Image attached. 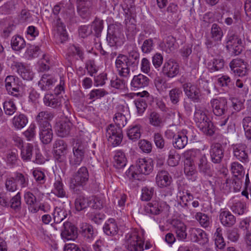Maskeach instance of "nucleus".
Masks as SVG:
<instances>
[{
    "label": "nucleus",
    "instance_id": "2eb2a0df",
    "mask_svg": "<svg viewBox=\"0 0 251 251\" xmlns=\"http://www.w3.org/2000/svg\"><path fill=\"white\" fill-rule=\"evenodd\" d=\"M232 148L234 156L237 159L244 163L249 161L248 150L245 144L233 145Z\"/></svg>",
    "mask_w": 251,
    "mask_h": 251
},
{
    "label": "nucleus",
    "instance_id": "09e8293b",
    "mask_svg": "<svg viewBox=\"0 0 251 251\" xmlns=\"http://www.w3.org/2000/svg\"><path fill=\"white\" fill-rule=\"evenodd\" d=\"M67 215V212L64 209L57 207L54 208L53 216L54 221L56 223L61 222L66 217Z\"/></svg>",
    "mask_w": 251,
    "mask_h": 251
},
{
    "label": "nucleus",
    "instance_id": "7c9ffc66",
    "mask_svg": "<svg viewBox=\"0 0 251 251\" xmlns=\"http://www.w3.org/2000/svg\"><path fill=\"white\" fill-rule=\"evenodd\" d=\"M39 129V137L41 142L44 144L50 143L53 136L51 126L48 125L46 127H40Z\"/></svg>",
    "mask_w": 251,
    "mask_h": 251
},
{
    "label": "nucleus",
    "instance_id": "13d9d810",
    "mask_svg": "<svg viewBox=\"0 0 251 251\" xmlns=\"http://www.w3.org/2000/svg\"><path fill=\"white\" fill-rule=\"evenodd\" d=\"M178 197L180 202H183L185 206H187V202L193 200L194 199L193 195L188 190L180 192Z\"/></svg>",
    "mask_w": 251,
    "mask_h": 251
},
{
    "label": "nucleus",
    "instance_id": "0eeeda50",
    "mask_svg": "<svg viewBox=\"0 0 251 251\" xmlns=\"http://www.w3.org/2000/svg\"><path fill=\"white\" fill-rule=\"evenodd\" d=\"M170 209V206L165 202L159 201H152L149 202L145 206V210L147 213L157 215L163 214H167Z\"/></svg>",
    "mask_w": 251,
    "mask_h": 251
},
{
    "label": "nucleus",
    "instance_id": "c9c22d12",
    "mask_svg": "<svg viewBox=\"0 0 251 251\" xmlns=\"http://www.w3.org/2000/svg\"><path fill=\"white\" fill-rule=\"evenodd\" d=\"M28 122L27 117L24 114L15 115L12 121V125L16 129L24 128Z\"/></svg>",
    "mask_w": 251,
    "mask_h": 251
},
{
    "label": "nucleus",
    "instance_id": "412c9836",
    "mask_svg": "<svg viewBox=\"0 0 251 251\" xmlns=\"http://www.w3.org/2000/svg\"><path fill=\"white\" fill-rule=\"evenodd\" d=\"M210 155L211 161L214 163H219L224 157V151L221 144L214 143L211 146Z\"/></svg>",
    "mask_w": 251,
    "mask_h": 251
},
{
    "label": "nucleus",
    "instance_id": "423d86ee",
    "mask_svg": "<svg viewBox=\"0 0 251 251\" xmlns=\"http://www.w3.org/2000/svg\"><path fill=\"white\" fill-rule=\"evenodd\" d=\"M123 35L120 28L115 25H110L108 27L106 39L111 47L120 46L123 42Z\"/></svg>",
    "mask_w": 251,
    "mask_h": 251
},
{
    "label": "nucleus",
    "instance_id": "ddd939ff",
    "mask_svg": "<svg viewBox=\"0 0 251 251\" xmlns=\"http://www.w3.org/2000/svg\"><path fill=\"white\" fill-rule=\"evenodd\" d=\"M136 168L137 172L139 174L148 175L153 170V161L151 159L139 158L136 161Z\"/></svg>",
    "mask_w": 251,
    "mask_h": 251
},
{
    "label": "nucleus",
    "instance_id": "6e6552de",
    "mask_svg": "<svg viewBox=\"0 0 251 251\" xmlns=\"http://www.w3.org/2000/svg\"><path fill=\"white\" fill-rule=\"evenodd\" d=\"M103 28V21L96 20L91 25H82L79 29V34L82 38H85L92 33L99 37Z\"/></svg>",
    "mask_w": 251,
    "mask_h": 251
},
{
    "label": "nucleus",
    "instance_id": "c756f323",
    "mask_svg": "<svg viewBox=\"0 0 251 251\" xmlns=\"http://www.w3.org/2000/svg\"><path fill=\"white\" fill-rule=\"evenodd\" d=\"M197 164L199 171L205 175L209 176L211 174V167L205 154H199Z\"/></svg>",
    "mask_w": 251,
    "mask_h": 251
},
{
    "label": "nucleus",
    "instance_id": "39448f33",
    "mask_svg": "<svg viewBox=\"0 0 251 251\" xmlns=\"http://www.w3.org/2000/svg\"><path fill=\"white\" fill-rule=\"evenodd\" d=\"M89 179V173L87 169L85 167L80 168L75 173L70 180V187L74 192L79 191L78 187H83L86 185Z\"/></svg>",
    "mask_w": 251,
    "mask_h": 251
},
{
    "label": "nucleus",
    "instance_id": "6e6d98bb",
    "mask_svg": "<svg viewBox=\"0 0 251 251\" xmlns=\"http://www.w3.org/2000/svg\"><path fill=\"white\" fill-rule=\"evenodd\" d=\"M113 120L117 125L116 126L120 127L121 128L126 124V118L125 115L120 112L115 113Z\"/></svg>",
    "mask_w": 251,
    "mask_h": 251
},
{
    "label": "nucleus",
    "instance_id": "c03bdc74",
    "mask_svg": "<svg viewBox=\"0 0 251 251\" xmlns=\"http://www.w3.org/2000/svg\"><path fill=\"white\" fill-rule=\"evenodd\" d=\"M182 95L181 90L177 87L171 89L169 93V97L171 103L176 105H178Z\"/></svg>",
    "mask_w": 251,
    "mask_h": 251
},
{
    "label": "nucleus",
    "instance_id": "a19ab883",
    "mask_svg": "<svg viewBox=\"0 0 251 251\" xmlns=\"http://www.w3.org/2000/svg\"><path fill=\"white\" fill-rule=\"evenodd\" d=\"M127 135L129 139L132 141L138 140L141 135V126L139 125L132 126L127 130Z\"/></svg>",
    "mask_w": 251,
    "mask_h": 251
},
{
    "label": "nucleus",
    "instance_id": "49530a36",
    "mask_svg": "<svg viewBox=\"0 0 251 251\" xmlns=\"http://www.w3.org/2000/svg\"><path fill=\"white\" fill-rule=\"evenodd\" d=\"M211 38L215 41H220L223 36V32L221 27L217 24L212 25L210 31Z\"/></svg>",
    "mask_w": 251,
    "mask_h": 251
},
{
    "label": "nucleus",
    "instance_id": "4468645a",
    "mask_svg": "<svg viewBox=\"0 0 251 251\" xmlns=\"http://www.w3.org/2000/svg\"><path fill=\"white\" fill-rule=\"evenodd\" d=\"M116 68L120 77H116L114 79H112L111 80V86L116 89H124L126 88L127 80L131 75V73H129L128 75H126L125 74H123L124 72H123V69L121 71L118 69V67H116Z\"/></svg>",
    "mask_w": 251,
    "mask_h": 251
},
{
    "label": "nucleus",
    "instance_id": "5701e85b",
    "mask_svg": "<svg viewBox=\"0 0 251 251\" xmlns=\"http://www.w3.org/2000/svg\"><path fill=\"white\" fill-rule=\"evenodd\" d=\"M56 81L52 75L44 74L38 82V86L42 91H48L52 88Z\"/></svg>",
    "mask_w": 251,
    "mask_h": 251
},
{
    "label": "nucleus",
    "instance_id": "393cba45",
    "mask_svg": "<svg viewBox=\"0 0 251 251\" xmlns=\"http://www.w3.org/2000/svg\"><path fill=\"white\" fill-rule=\"evenodd\" d=\"M76 4L77 11L82 17L85 18L90 14L92 0H76Z\"/></svg>",
    "mask_w": 251,
    "mask_h": 251
},
{
    "label": "nucleus",
    "instance_id": "c85d7f7f",
    "mask_svg": "<svg viewBox=\"0 0 251 251\" xmlns=\"http://www.w3.org/2000/svg\"><path fill=\"white\" fill-rule=\"evenodd\" d=\"M72 127V124L70 119H65L57 123L56 127L58 136L60 137L66 136L70 133Z\"/></svg>",
    "mask_w": 251,
    "mask_h": 251
},
{
    "label": "nucleus",
    "instance_id": "f3484780",
    "mask_svg": "<svg viewBox=\"0 0 251 251\" xmlns=\"http://www.w3.org/2000/svg\"><path fill=\"white\" fill-rule=\"evenodd\" d=\"M171 225L178 240H183L187 237L186 226L185 224L178 219H174Z\"/></svg>",
    "mask_w": 251,
    "mask_h": 251
},
{
    "label": "nucleus",
    "instance_id": "052dcab7",
    "mask_svg": "<svg viewBox=\"0 0 251 251\" xmlns=\"http://www.w3.org/2000/svg\"><path fill=\"white\" fill-rule=\"evenodd\" d=\"M208 65L211 71H219L224 67V61L221 58L214 59L212 63H209Z\"/></svg>",
    "mask_w": 251,
    "mask_h": 251
},
{
    "label": "nucleus",
    "instance_id": "603ef678",
    "mask_svg": "<svg viewBox=\"0 0 251 251\" xmlns=\"http://www.w3.org/2000/svg\"><path fill=\"white\" fill-rule=\"evenodd\" d=\"M154 85L157 91L159 93H162L166 91L169 87V84L166 80L161 77H157L154 79Z\"/></svg>",
    "mask_w": 251,
    "mask_h": 251
},
{
    "label": "nucleus",
    "instance_id": "e2e57ef3",
    "mask_svg": "<svg viewBox=\"0 0 251 251\" xmlns=\"http://www.w3.org/2000/svg\"><path fill=\"white\" fill-rule=\"evenodd\" d=\"M173 191V189L171 187L162 191L160 196V201L165 202L166 203L168 202L171 201H172Z\"/></svg>",
    "mask_w": 251,
    "mask_h": 251
},
{
    "label": "nucleus",
    "instance_id": "a878e982",
    "mask_svg": "<svg viewBox=\"0 0 251 251\" xmlns=\"http://www.w3.org/2000/svg\"><path fill=\"white\" fill-rule=\"evenodd\" d=\"M54 117L53 114L48 111H43L38 113L36 120L40 127H46L48 125L51 126L50 121Z\"/></svg>",
    "mask_w": 251,
    "mask_h": 251
},
{
    "label": "nucleus",
    "instance_id": "3c124183",
    "mask_svg": "<svg viewBox=\"0 0 251 251\" xmlns=\"http://www.w3.org/2000/svg\"><path fill=\"white\" fill-rule=\"evenodd\" d=\"M33 145L28 143L25 147H22L21 156L24 160H30L32 155Z\"/></svg>",
    "mask_w": 251,
    "mask_h": 251
},
{
    "label": "nucleus",
    "instance_id": "4be33fe9",
    "mask_svg": "<svg viewBox=\"0 0 251 251\" xmlns=\"http://www.w3.org/2000/svg\"><path fill=\"white\" fill-rule=\"evenodd\" d=\"M24 200L26 204L28 205L29 212L32 213H37L40 208L38 205V201L36 197L30 192H26L24 195Z\"/></svg>",
    "mask_w": 251,
    "mask_h": 251
},
{
    "label": "nucleus",
    "instance_id": "2f4dec72",
    "mask_svg": "<svg viewBox=\"0 0 251 251\" xmlns=\"http://www.w3.org/2000/svg\"><path fill=\"white\" fill-rule=\"evenodd\" d=\"M53 187L52 192L55 195L60 198H68V195L64 188V185L60 177L55 178Z\"/></svg>",
    "mask_w": 251,
    "mask_h": 251
},
{
    "label": "nucleus",
    "instance_id": "aec40b11",
    "mask_svg": "<svg viewBox=\"0 0 251 251\" xmlns=\"http://www.w3.org/2000/svg\"><path fill=\"white\" fill-rule=\"evenodd\" d=\"M13 70L16 72L25 80H31L33 77V73L27 66H25L23 63L14 62L12 65Z\"/></svg>",
    "mask_w": 251,
    "mask_h": 251
},
{
    "label": "nucleus",
    "instance_id": "79ce46f5",
    "mask_svg": "<svg viewBox=\"0 0 251 251\" xmlns=\"http://www.w3.org/2000/svg\"><path fill=\"white\" fill-rule=\"evenodd\" d=\"M11 45L13 50L20 51L25 47V42L22 37L16 35L12 38Z\"/></svg>",
    "mask_w": 251,
    "mask_h": 251
},
{
    "label": "nucleus",
    "instance_id": "9b49d317",
    "mask_svg": "<svg viewBox=\"0 0 251 251\" xmlns=\"http://www.w3.org/2000/svg\"><path fill=\"white\" fill-rule=\"evenodd\" d=\"M182 88L185 94L189 99L195 102L200 101L201 91L196 85L191 83H185L183 84Z\"/></svg>",
    "mask_w": 251,
    "mask_h": 251
},
{
    "label": "nucleus",
    "instance_id": "72a5a7b5",
    "mask_svg": "<svg viewBox=\"0 0 251 251\" xmlns=\"http://www.w3.org/2000/svg\"><path fill=\"white\" fill-rule=\"evenodd\" d=\"M67 54V59L68 61L70 62L73 61L74 59H78L77 58H75L76 56L79 57L82 60L84 58L82 50L79 47L75 45H72L69 48Z\"/></svg>",
    "mask_w": 251,
    "mask_h": 251
},
{
    "label": "nucleus",
    "instance_id": "f257e3e1",
    "mask_svg": "<svg viewBox=\"0 0 251 251\" xmlns=\"http://www.w3.org/2000/svg\"><path fill=\"white\" fill-rule=\"evenodd\" d=\"M140 53L136 49H133L128 52L127 55L119 54L115 61V66L128 75L131 73L130 67H135L139 64Z\"/></svg>",
    "mask_w": 251,
    "mask_h": 251
},
{
    "label": "nucleus",
    "instance_id": "473e14b6",
    "mask_svg": "<svg viewBox=\"0 0 251 251\" xmlns=\"http://www.w3.org/2000/svg\"><path fill=\"white\" fill-rule=\"evenodd\" d=\"M104 233L107 235L114 236L117 234L118 227L115 219H108L103 227Z\"/></svg>",
    "mask_w": 251,
    "mask_h": 251
},
{
    "label": "nucleus",
    "instance_id": "dca6fc26",
    "mask_svg": "<svg viewBox=\"0 0 251 251\" xmlns=\"http://www.w3.org/2000/svg\"><path fill=\"white\" fill-rule=\"evenodd\" d=\"M190 236L192 242L198 243L201 245H204L208 241L206 233L200 228H191Z\"/></svg>",
    "mask_w": 251,
    "mask_h": 251
},
{
    "label": "nucleus",
    "instance_id": "4d7b16f0",
    "mask_svg": "<svg viewBox=\"0 0 251 251\" xmlns=\"http://www.w3.org/2000/svg\"><path fill=\"white\" fill-rule=\"evenodd\" d=\"M108 94V92L103 89H98L92 90L88 96L89 99L92 100H95L100 99L104 96Z\"/></svg>",
    "mask_w": 251,
    "mask_h": 251
},
{
    "label": "nucleus",
    "instance_id": "58836bf2",
    "mask_svg": "<svg viewBox=\"0 0 251 251\" xmlns=\"http://www.w3.org/2000/svg\"><path fill=\"white\" fill-rule=\"evenodd\" d=\"M149 123L154 127H161L163 125V118L156 111H151L149 115Z\"/></svg>",
    "mask_w": 251,
    "mask_h": 251
},
{
    "label": "nucleus",
    "instance_id": "7ed1b4c3",
    "mask_svg": "<svg viewBox=\"0 0 251 251\" xmlns=\"http://www.w3.org/2000/svg\"><path fill=\"white\" fill-rule=\"evenodd\" d=\"M144 241L138 231L134 230L127 233L125 237L126 251H143Z\"/></svg>",
    "mask_w": 251,
    "mask_h": 251
},
{
    "label": "nucleus",
    "instance_id": "b1692460",
    "mask_svg": "<svg viewBox=\"0 0 251 251\" xmlns=\"http://www.w3.org/2000/svg\"><path fill=\"white\" fill-rule=\"evenodd\" d=\"M155 179L157 185L160 188L169 187L172 181V177L168 172L164 170L159 171Z\"/></svg>",
    "mask_w": 251,
    "mask_h": 251
},
{
    "label": "nucleus",
    "instance_id": "864d4df0",
    "mask_svg": "<svg viewBox=\"0 0 251 251\" xmlns=\"http://www.w3.org/2000/svg\"><path fill=\"white\" fill-rule=\"evenodd\" d=\"M246 208V204L239 201H235L231 206V209L235 213L242 215Z\"/></svg>",
    "mask_w": 251,
    "mask_h": 251
},
{
    "label": "nucleus",
    "instance_id": "f03ea898",
    "mask_svg": "<svg viewBox=\"0 0 251 251\" xmlns=\"http://www.w3.org/2000/svg\"><path fill=\"white\" fill-rule=\"evenodd\" d=\"M194 119L198 128L204 134L209 136H212L214 134L212 123L200 106L196 107Z\"/></svg>",
    "mask_w": 251,
    "mask_h": 251
},
{
    "label": "nucleus",
    "instance_id": "338daca9",
    "mask_svg": "<svg viewBox=\"0 0 251 251\" xmlns=\"http://www.w3.org/2000/svg\"><path fill=\"white\" fill-rule=\"evenodd\" d=\"M154 43L152 39L145 40L141 47V50L143 53H149L153 49Z\"/></svg>",
    "mask_w": 251,
    "mask_h": 251
},
{
    "label": "nucleus",
    "instance_id": "37998d69",
    "mask_svg": "<svg viewBox=\"0 0 251 251\" xmlns=\"http://www.w3.org/2000/svg\"><path fill=\"white\" fill-rule=\"evenodd\" d=\"M89 200L83 195L78 196L75 199V209L80 211L83 210L89 206Z\"/></svg>",
    "mask_w": 251,
    "mask_h": 251
},
{
    "label": "nucleus",
    "instance_id": "680f3d73",
    "mask_svg": "<svg viewBox=\"0 0 251 251\" xmlns=\"http://www.w3.org/2000/svg\"><path fill=\"white\" fill-rule=\"evenodd\" d=\"M178 127L176 125L169 126L167 130L165 132V136L168 139H174L177 137V135L180 133Z\"/></svg>",
    "mask_w": 251,
    "mask_h": 251
},
{
    "label": "nucleus",
    "instance_id": "bf43d9fd",
    "mask_svg": "<svg viewBox=\"0 0 251 251\" xmlns=\"http://www.w3.org/2000/svg\"><path fill=\"white\" fill-rule=\"evenodd\" d=\"M184 171L185 174L188 176H192L195 174L196 171L194 165V162L184 161Z\"/></svg>",
    "mask_w": 251,
    "mask_h": 251
},
{
    "label": "nucleus",
    "instance_id": "20e7f679",
    "mask_svg": "<svg viewBox=\"0 0 251 251\" xmlns=\"http://www.w3.org/2000/svg\"><path fill=\"white\" fill-rule=\"evenodd\" d=\"M88 145L86 142L77 140L74 144L73 148V156L70 158V163L72 166L79 165L88 151Z\"/></svg>",
    "mask_w": 251,
    "mask_h": 251
},
{
    "label": "nucleus",
    "instance_id": "cd10ccee",
    "mask_svg": "<svg viewBox=\"0 0 251 251\" xmlns=\"http://www.w3.org/2000/svg\"><path fill=\"white\" fill-rule=\"evenodd\" d=\"M219 219L221 224L226 227L232 226L236 222L235 216L228 210H221Z\"/></svg>",
    "mask_w": 251,
    "mask_h": 251
},
{
    "label": "nucleus",
    "instance_id": "4c0bfd02",
    "mask_svg": "<svg viewBox=\"0 0 251 251\" xmlns=\"http://www.w3.org/2000/svg\"><path fill=\"white\" fill-rule=\"evenodd\" d=\"M43 101L47 106L53 108H56L61 105L59 99L56 96L51 94H46L44 98Z\"/></svg>",
    "mask_w": 251,
    "mask_h": 251
},
{
    "label": "nucleus",
    "instance_id": "f704fd0d",
    "mask_svg": "<svg viewBox=\"0 0 251 251\" xmlns=\"http://www.w3.org/2000/svg\"><path fill=\"white\" fill-rule=\"evenodd\" d=\"M136 22L135 14L133 13L129 14L127 13L125 19L126 27L127 31L132 35L134 34L136 32Z\"/></svg>",
    "mask_w": 251,
    "mask_h": 251
},
{
    "label": "nucleus",
    "instance_id": "5fc2aeb1",
    "mask_svg": "<svg viewBox=\"0 0 251 251\" xmlns=\"http://www.w3.org/2000/svg\"><path fill=\"white\" fill-rule=\"evenodd\" d=\"M180 157L174 150H171L169 152L168 163L171 166H176L179 161Z\"/></svg>",
    "mask_w": 251,
    "mask_h": 251
},
{
    "label": "nucleus",
    "instance_id": "ea45409f",
    "mask_svg": "<svg viewBox=\"0 0 251 251\" xmlns=\"http://www.w3.org/2000/svg\"><path fill=\"white\" fill-rule=\"evenodd\" d=\"M56 36L58 37L61 41L63 42L65 41L68 39V35L67 34L65 26L60 21V19L58 18L56 23Z\"/></svg>",
    "mask_w": 251,
    "mask_h": 251
},
{
    "label": "nucleus",
    "instance_id": "a211bd4d",
    "mask_svg": "<svg viewBox=\"0 0 251 251\" xmlns=\"http://www.w3.org/2000/svg\"><path fill=\"white\" fill-rule=\"evenodd\" d=\"M150 81V80L148 76L139 74L133 77L130 85L134 89L137 90L147 87L149 85Z\"/></svg>",
    "mask_w": 251,
    "mask_h": 251
},
{
    "label": "nucleus",
    "instance_id": "1a4fd4ad",
    "mask_svg": "<svg viewBox=\"0 0 251 251\" xmlns=\"http://www.w3.org/2000/svg\"><path fill=\"white\" fill-rule=\"evenodd\" d=\"M106 137L109 143L113 147L119 145L123 137L122 128L110 125L106 129Z\"/></svg>",
    "mask_w": 251,
    "mask_h": 251
},
{
    "label": "nucleus",
    "instance_id": "6ab92c4d",
    "mask_svg": "<svg viewBox=\"0 0 251 251\" xmlns=\"http://www.w3.org/2000/svg\"><path fill=\"white\" fill-rule=\"evenodd\" d=\"M191 129H182L180 133L177 135L173 141L174 147L177 149H183L188 143V138L190 136Z\"/></svg>",
    "mask_w": 251,
    "mask_h": 251
},
{
    "label": "nucleus",
    "instance_id": "0e129e2a",
    "mask_svg": "<svg viewBox=\"0 0 251 251\" xmlns=\"http://www.w3.org/2000/svg\"><path fill=\"white\" fill-rule=\"evenodd\" d=\"M195 218L202 226L206 227L209 226L210 223L209 218L207 215L201 212H198L196 214Z\"/></svg>",
    "mask_w": 251,
    "mask_h": 251
},
{
    "label": "nucleus",
    "instance_id": "9d476101",
    "mask_svg": "<svg viewBox=\"0 0 251 251\" xmlns=\"http://www.w3.org/2000/svg\"><path fill=\"white\" fill-rule=\"evenodd\" d=\"M210 104L213 112L216 116H221L225 114L227 110V101L224 98L212 99Z\"/></svg>",
    "mask_w": 251,
    "mask_h": 251
},
{
    "label": "nucleus",
    "instance_id": "f8f14e48",
    "mask_svg": "<svg viewBox=\"0 0 251 251\" xmlns=\"http://www.w3.org/2000/svg\"><path fill=\"white\" fill-rule=\"evenodd\" d=\"M179 72L178 64L174 60L169 59L165 62L162 68V73L169 78H173Z\"/></svg>",
    "mask_w": 251,
    "mask_h": 251
},
{
    "label": "nucleus",
    "instance_id": "a18cd8bd",
    "mask_svg": "<svg viewBox=\"0 0 251 251\" xmlns=\"http://www.w3.org/2000/svg\"><path fill=\"white\" fill-rule=\"evenodd\" d=\"M231 171L235 177L242 178L244 175L243 166L238 162H234L231 164Z\"/></svg>",
    "mask_w": 251,
    "mask_h": 251
},
{
    "label": "nucleus",
    "instance_id": "774afa93",
    "mask_svg": "<svg viewBox=\"0 0 251 251\" xmlns=\"http://www.w3.org/2000/svg\"><path fill=\"white\" fill-rule=\"evenodd\" d=\"M83 236L87 239H91L94 236V230L92 226L85 224L81 227Z\"/></svg>",
    "mask_w": 251,
    "mask_h": 251
},
{
    "label": "nucleus",
    "instance_id": "69168bd1",
    "mask_svg": "<svg viewBox=\"0 0 251 251\" xmlns=\"http://www.w3.org/2000/svg\"><path fill=\"white\" fill-rule=\"evenodd\" d=\"M85 69L88 74L91 76H93L98 72V68L95 65V61L92 59L88 60L86 62Z\"/></svg>",
    "mask_w": 251,
    "mask_h": 251
},
{
    "label": "nucleus",
    "instance_id": "8fccbe9b",
    "mask_svg": "<svg viewBox=\"0 0 251 251\" xmlns=\"http://www.w3.org/2000/svg\"><path fill=\"white\" fill-rule=\"evenodd\" d=\"M54 152L66 153L68 146L66 143L61 139L56 140L53 145Z\"/></svg>",
    "mask_w": 251,
    "mask_h": 251
},
{
    "label": "nucleus",
    "instance_id": "bb28decb",
    "mask_svg": "<svg viewBox=\"0 0 251 251\" xmlns=\"http://www.w3.org/2000/svg\"><path fill=\"white\" fill-rule=\"evenodd\" d=\"M64 229L61 232L62 237L67 240H75L77 236L76 228L70 223L64 224Z\"/></svg>",
    "mask_w": 251,
    "mask_h": 251
},
{
    "label": "nucleus",
    "instance_id": "e433bc0d",
    "mask_svg": "<svg viewBox=\"0 0 251 251\" xmlns=\"http://www.w3.org/2000/svg\"><path fill=\"white\" fill-rule=\"evenodd\" d=\"M126 163V158L124 152L117 151L115 152L114 156V166L117 169L124 168Z\"/></svg>",
    "mask_w": 251,
    "mask_h": 251
},
{
    "label": "nucleus",
    "instance_id": "de8ad7c7",
    "mask_svg": "<svg viewBox=\"0 0 251 251\" xmlns=\"http://www.w3.org/2000/svg\"><path fill=\"white\" fill-rule=\"evenodd\" d=\"M242 125L246 139L251 142V117H246L242 121Z\"/></svg>",
    "mask_w": 251,
    "mask_h": 251
}]
</instances>
